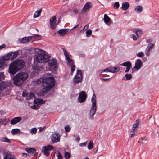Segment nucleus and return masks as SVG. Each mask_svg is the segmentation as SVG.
Segmentation results:
<instances>
[{
  "label": "nucleus",
  "mask_w": 159,
  "mask_h": 159,
  "mask_svg": "<svg viewBox=\"0 0 159 159\" xmlns=\"http://www.w3.org/2000/svg\"><path fill=\"white\" fill-rule=\"evenodd\" d=\"M25 65V62L22 59H17L14 61L11 62L9 66L8 72L10 73L11 77L19 70L24 68Z\"/></svg>",
  "instance_id": "obj_1"
},
{
  "label": "nucleus",
  "mask_w": 159,
  "mask_h": 159,
  "mask_svg": "<svg viewBox=\"0 0 159 159\" xmlns=\"http://www.w3.org/2000/svg\"><path fill=\"white\" fill-rule=\"evenodd\" d=\"M20 51V50H18L13 52H10L3 56L2 58H0V70H3L8 65L5 61L14 59L18 56Z\"/></svg>",
  "instance_id": "obj_2"
},
{
  "label": "nucleus",
  "mask_w": 159,
  "mask_h": 159,
  "mask_svg": "<svg viewBox=\"0 0 159 159\" xmlns=\"http://www.w3.org/2000/svg\"><path fill=\"white\" fill-rule=\"evenodd\" d=\"M51 56L46 52L43 51L37 53L35 57L34 58V62H37L38 63H47L50 60Z\"/></svg>",
  "instance_id": "obj_3"
},
{
  "label": "nucleus",
  "mask_w": 159,
  "mask_h": 159,
  "mask_svg": "<svg viewBox=\"0 0 159 159\" xmlns=\"http://www.w3.org/2000/svg\"><path fill=\"white\" fill-rule=\"evenodd\" d=\"M50 60L48 61V67L51 70L55 71L58 67L57 60L56 58H52L51 60Z\"/></svg>",
  "instance_id": "obj_4"
},
{
  "label": "nucleus",
  "mask_w": 159,
  "mask_h": 159,
  "mask_svg": "<svg viewBox=\"0 0 159 159\" xmlns=\"http://www.w3.org/2000/svg\"><path fill=\"white\" fill-rule=\"evenodd\" d=\"M96 96L95 94H93L91 98V102L92 103V107L90 111V115L92 117L95 114L97 109L96 103Z\"/></svg>",
  "instance_id": "obj_5"
},
{
  "label": "nucleus",
  "mask_w": 159,
  "mask_h": 159,
  "mask_svg": "<svg viewBox=\"0 0 159 159\" xmlns=\"http://www.w3.org/2000/svg\"><path fill=\"white\" fill-rule=\"evenodd\" d=\"M43 85L50 90L54 86L55 80H42Z\"/></svg>",
  "instance_id": "obj_6"
},
{
  "label": "nucleus",
  "mask_w": 159,
  "mask_h": 159,
  "mask_svg": "<svg viewBox=\"0 0 159 159\" xmlns=\"http://www.w3.org/2000/svg\"><path fill=\"white\" fill-rule=\"evenodd\" d=\"M28 75L25 72H20L17 74L12 80H27Z\"/></svg>",
  "instance_id": "obj_7"
},
{
  "label": "nucleus",
  "mask_w": 159,
  "mask_h": 159,
  "mask_svg": "<svg viewBox=\"0 0 159 159\" xmlns=\"http://www.w3.org/2000/svg\"><path fill=\"white\" fill-rule=\"evenodd\" d=\"M111 67L107 68H106L105 69L102 70L101 73H107V74H103L102 75H107L108 77H109L108 78H101L100 80H110L111 78L113 76V75H109V74H110V73H111Z\"/></svg>",
  "instance_id": "obj_8"
},
{
  "label": "nucleus",
  "mask_w": 159,
  "mask_h": 159,
  "mask_svg": "<svg viewBox=\"0 0 159 159\" xmlns=\"http://www.w3.org/2000/svg\"><path fill=\"white\" fill-rule=\"evenodd\" d=\"M87 98V94L84 91H81L79 93L78 99L80 103H83L86 100Z\"/></svg>",
  "instance_id": "obj_9"
},
{
  "label": "nucleus",
  "mask_w": 159,
  "mask_h": 159,
  "mask_svg": "<svg viewBox=\"0 0 159 159\" xmlns=\"http://www.w3.org/2000/svg\"><path fill=\"white\" fill-rule=\"evenodd\" d=\"M92 7L91 3L89 2H87L84 5L81 11V13L84 15L86 12L87 11Z\"/></svg>",
  "instance_id": "obj_10"
},
{
  "label": "nucleus",
  "mask_w": 159,
  "mask_h": 159,
  "mask_svg": "<svg viewBox=\"0 0 159 159\" xmlns=\"http://www.w3.org/2000/svg\"><path fill=\"white\" fill-rule=\"evenodd\" d=\"M60 137L58 134L55 133L52 135L51 139L52 142L55 143L60 141Z\"/></svg>",
  "instance_id": "obj_11"
},
{
  "label": "nucleus",
  "mask_w": 159,
  "mask_h": 159,
  "mask_svg": "<svg viewBox=\"0 0 159 159\" xmlns=\"http://www.w3.org/2000/svg\"><path fill=\"white\" fill-rule=\"evenodd\" d=\"M49 21L51 28L52 29H55L56 28V16H53L52 17L50 18Z\"/></svg>",
  "instance_id": "obj_12"
},
{
  "label": "nucleus",
  "mask_w": 159,
  "mask_h": 159,
  "mask_svg": "<svg viewBox=\"0 0 159 159\" xmlns=\"http://www.w3.org/2000/svg\"><path fill=\"white\" fill-rule=\"evenodd\" d=\"M32 69L33 71L36 73H38L40 72L41 70L43 69V67L42 66H39L38 65H32Z\"/></svg>",
  "instance_id": "obj_13"
},
{
  "label": "nucleus",
  "mask_w": 159,
  "mask_h": 159,
  "mask_svg": "<svg viewBox=\"0 0 159 159\" xmlns=\"http://www.w3.org/2000/svg\"><path fill=\"white\" fill-rule=\"evenodd\" d=\"M41 80H55L52 74L50 73L45 74L43 77L41 78Z\"/></svg>",
  "instance_id": "obj_14"
},
{
  "label": "nucleus",
  "mask_w": 159,
  "mask_h": 159,
  "mask_svg": "<svg viewBox=\"0 0 159 159\" xmlns=\"http://www.w3.org/2000/svg\"><path fill=\"white\" fill-rule=\"evenodd\" d=\"M142 63V61L140 59H137L135 61L134 68L137 70H139L141 67Z\"/></svg>",
  "instance_id": "obj_15"
},
{
  "label": "nucleus",
  "mask_w": 159,
  "mask_h": 159,
  "mask_svg": "<svg viewBox=\"0 0 159 159\" xmlns=\"http://www.w3.org/2000/svg\"><path fill=\"white\" fill-rule=\"evenodd\" d=\"M82 76L81 71L80 70H77L76 74L73 80H82Z\"/></svg>",
  "instance_id": "obj_16"
},
{
  "label": "nucleus",
  "mask_w": 159,
  "mask_h": 159,
  "mask_svg": "<svg viewBox=\"0 0 159 159\" xmlns=\"http://www.w3.org/2000/svg\"><path fill=\"white\" fill-rule=\"evenodd\" d=\"M103 20L105 23L108 25H110L112 23L111 19L106 14L104 15Z\"/></svg>",
  "instance_id": "obj_17"
},
{
  "label": "nucleus",
  "mask_w": 159,
  "mask_h": 159,
  "mask_svg": "<svg viewBox=\"0 0 159 159\" xmlns=\"http://www.w3.org/2000/svg\"><path fill=\"white\" fill-rule=\"evenodd\" d=\"M21 118L20 117H16L13 118L10 121V123L12 125L15 124L21 120Z\"/></svg>",
  "instance_id": "obj_18"
},
{
  "label": "nucleus",
  "mask_w": 159,
  "mask_h": 159,
  "mask_svg": "<svg viewBox=\"0 0 159 159\" xmlns=\"http://www.w3.org/2000/svg\"><path fill=\"white\" fill-rule=\"evenodd\" d=\"M69 30L68 28L61 29L58 31L57 33L61 36H63L67 33Z\"/></svg>",
  "instance_id": "obj_19"
},
{
  "label": "nucleus",
  "mask_w": 159,
  "mask_h": 159,
  "mask_svg": "<svg viewBox=\"0 0 159 159\" xmlns=\"http://www.w3.org/2000/svg\"><path fill=\"white\" fill-rule=\"evenodd\" d=\"M22 95L23 97H28V98L30 99L32 98H34L35 97V95L32 92L30 93H25L24 91L23 92Z\"/></svg>",
  "instance_id": "obj_20"
},
{
  "label": "nucleus",
  "mask_w": 159,
  "mask_h": 159,
  "mask_svg": "<svg viewBox=\"0 0 159 159\" xmlns=\"http://www.w3.org/2000/svg\"><path fill=\"white\" fill-rule=\"evenodd\" d=\"M63 51L64 53V56L65 57L66 59V61L70 63L72 62L73 60L72 59H70L69 57L68 54L67 52L65 49H63Z\"/></svg>",
  "instance_id": "obj_21"
},
{
  "label": "nucleus",
  "mask_w": 159,
  "mask_h": 159,
  "mask_svg": "<svg viewBox=\"0 0 159 159\" xmlns=\"http://www.w3.org/2000/svg\"><path fill=\"white\" fill-rule=\"evenodd\" d=\"M4 159H16L14 156H12L10 152H6L4 154Z\"/></svg>",
  "instance_id": "obj_22"
},
{
  "label": "nucleus",
  "mask_w": 159,
  "mask_h": 159,
  "mask_svg": "<svg viewBox=\"0 0 159 159\" xmlns=\"http://www.w3.org/2000/svg\"><path fill=\"white\" fill-rule=\"evenodd\" d=\"M134 32L136 34L137 37L138 38L140 37L142 35V31L140 29H135L134 30Z\"/></svg>",
  "instance_id": "obj_23"
},
{
  "label": "nucleus",
  "mask_w": 159,
  "mask_h": 159,
  "mask_svg": "<svg viewBox=\"0 0 159 159\" xmlns=\"http://www.w3.org/2000/svg\"><path fill=\"white\" fill-rule=\"evenodd\" d=\"M7 84L5 81H2L0 80V90L2 91L4 90L7 87Z\"/></svg>",
  "instance_id": "obj_24"
},
{
  "label": "nucleus",
  "mask_w": 159,
  "mask_h": 159,
  "mask_svg": "<svg viewBox=\"0 0 159 159\" xmlns=\"http://www.w3.org/2000/svg\"><path fill=\"white\" fill-rule=\"evenodd\" d=\"M44 88H43L40 92V95L42 96H44L50 91L49 89L46 88V87Z\"/></svg>",
  "instance_id": "obj_25"
},
{
  "label": "nucleus",
  "mask_w": 159,
  "mask_h": 159,
  "mask_svg": "<svg viewBox=\"0 0 159 159\" xmlns=\"http://www.w3.org/2000/svg\"><path fill=\"white\" fill-rule=\"evenodd\" d=\"M129 7V4L127 2H126L125 3H123L121 7L123 10H126Z\"/></svg>",
  "instance_id": "obj_26"
},
{
  "label": "nucleus",
  "mask_w": 159,
  "mask_h": 159,
  "mask_svg": "<svg viewBox=\"0 0 159 159\" xmlns=\"http://www.w3.org/2000/svg\"><path fill=\"white\" fill-rule=\"evenodd\" d=\"M13 83L15 85L20 86L22 85L24 80H13Z\"/></svg>",
  "instance_id": "obj_27"
},
{
  "label": "nucleus",
  "mask_w": 159,
  "mask_h": 159,
  "mask_svg": "<svg viewBox=\"0 0 159 159\" xmlns=\"http://www.w3.org/2000/svg\"><path fill=\"white\" fill-rule=\"evenodd\" d=\"M120 66H122L127 67H132L131 63L129 61L124 62L122 64H120Z\"/></svg>",
  "instance_id": "obj_28"
},
{
  "label": "nucleus",
  "mask_w": 159,
  "mask_h": 159,
  "mask_svg": "<svg viewBox=\"0 0 159 159\" xmlns=\"http://www.w3.org/2000/svg\"><path fill=\"white\" fill-rule=\"evenodd\" d=\"M42 11V9L41 8L36 11L34 15V18H35L39 17L40 16Z\"/></svg>",
  "instance_id": "obj_29"
},
{
  "label": "nucleus",
  "mask_w": 159,
  "mask_h": 159,
  "mask_svg": "<svg viewBox=\"0 0 159 159\" xmlns=\"http://www.w3.org/2000/svg\"><path fill=\"white\" fill-rule=\"evenodd\" d=\"M111 73H112L117 72L120 70V68L118 67H111Z\"/></svg>",
  "instance_id": "obj_30"
},
{
  "label": "nucleus",
  "mask_w": 159,
  "mask_h": 159,
  "mask_svg": "<svg viewBox=\"0 0 159 159\" xmlns=\"http://www.w3.org/2000/svg\"><path fill=\"white\" fill-rule=\"evenodd\" d=\"M143 9V7L141 5H138L135 7L134 8V10L138 13H141Z\"/></svg>",
  "instance_id": "obj_31"
},
{
  "label": "nucleus",
  "mask_w": 159,
  "mask_h": 159,
  "mask_svg": "<svg viewBox=\"0 0 159 159\" xmlns=\"http://www.w3.org/2000/svg\"><path fill=\"white\" fill-rule=\"evenodd\" d=\"M140 123L139 120H137L136 121H135L134 123H133V127L132 129H136L137 128L138 126L139 125Z\"/></svg>",
  "instance_id": "obj_32"
},
{
  "label": "nucleus",
  "mask_w": 159,
  "mask_h": 159,
  "mask_svg": "<svg viewBox=\"0 0 159 159\" xmlns=\"http://www.w3.org/2000/svg\"><path fill=\"white\" fill-rule=\"evenodd\" d=\"M137 132V129H134L132 128V130L130 132V137L131 138L132 137L134 136L135 135V134Z\"/></svg>",
  "instance_id": "obj_33"
},
{
  "label": "nucleus",
  "mask_w": 159,
  "mask_h": 159,
  "mask_svg": "<svg viewBox=\"0 0 159 159\" xmlns=\"http://www.w3.org/2000/svg\"><path fill=\"white\" fill-rule=\"evenodd\" d=\"M43 148L45 149H47V150L49 151L53 149L54 148L53 146L49 145L47 146H44Z\"/></svg>",
  "instance_id": "obj_34"
},
{
  "label": "nucleus",
  "mask_w": 159,
  "mask_h": 159,
  "mask_svg": "<svg viewBox=\"0 0 159 159\" xmlns=\"http://www.w3.org/2000/svg\"><path fill=\"white\" fill-rule=\"evenodd\" d=\"M154 45L152 43H149L148 44V45L147 46L145 50H148V51H149L151 49H152Z\"/></svg>",
  "instance_id": "obj_35"
},
{
  "label": "nucleus",
  "mask_w": 159,
  "mask_h": 159,
  "mask_svg": "<svg viewBox=\"0 0 159 159\" xmlns=\"http://www.w3.org/2000/svg\"><path fill=\"white\" fill-rule=\"evenodd\" d=\"M93 142L92 141H90L88 146V148L89 150L92 149L93 147Z\"/></svg>",
  "instance_id": "obj_36"
},
{
  "label": "nucleus",
  "mask_w": 159,
  "mask_h": 159,
  "mask_svg": "<svg viewBox=\"0 0 159 159\" xmlns=\"http://www.w3.org/2000/svg\"><path fill=\"white\" fill-rule=\"evenodd\" d=\"M26 150L28 153H34V152L35 151V149L34 148H26Z\"/></svg>",
  "instance_id": "obj_37"
},
{
  "label": "nucleus",
  "mask_w": 159,
  "mask_h": 159,
  "mask_svg": "<svg viewBox=\"0 0 159 159\" xmlns=\"http://www.w3.org/2000/svg\"><path fill=\"white\" fill-rule=\"evenodd\" d=\"M92 31L90 29L87 30L86 32V36L87 37H89L91 35Z\"/></svg>",
  "instance_id": "obj_38"
},
{
  "label": "nucleus",
  "mask_w": 159,
  "mask_h": 159,
  "mask_svg": "<svg viewBox=\"0 0 159 159\" xmlns=\"http://www.w3.org/2000/svg\"><path fill=\"white\" fill-rule=\"evenodd\" d=\"M1 140L3 142H6L8 143H10L11 142L10 140L9 139L5 137L2 138L1 139Z\"/></svg>",
  "instance_id": "obj_39"
},
{
  "label": "nucleus",
  "mask_w": 159,
  "mask_h": 159,
  "mask_svg": "<svg viewBox=\"0 0 159 159\" xmlns=\"http://www.w3.org/2000/svg\"><path fill=\"white\" fill-rule=\"evenodd\" d=\"M136 55L138 57H143L145 55V54L143 52L140 51Z\"/></svg>",
  "instance_id": "obj_40"
},
{
  "label": "nucleus",
  "mask_w": 159,
  "mask_h": 159,
  "mask_svg": "<svg viewBox=\"0 0 159 159\" xmlns=\"http://www.w3.org/2000/svg\"><path fill=\"white\" fill-rule=\"evenodd\" d=\"M20 130L19 129H12L11 131V133L13 135H15L16 133H19L20 132Z\"/></svg>",
  "instance_id": "obj_41"
},
{
  "label": "nucleus",
  "mask_w": 159,
  "mask_h": 159,
  "mask_svg": "<svg viewBox=\"0 0 159 159\" xmlns=\"http://www.w3.org/2000/svg\"><path fill=\"white\" fill-rule=\"evenodd\" d=\"M42 151L44 155L46 156H48L50 154V152L47 149H45L43 148Z\"/></svg>",
  "instance_id": "obj_42"
},
{
  "label": "nucleus",
  "mask_w": 159,
  "mask_h": 159,
  "mask_svg": "<svg viewBox=\"0 0 159 159\" xmlns=\"http://www.w3.org/2000/svg\"><path fill=\"white\" fill-rule=\"evenodd\" d=\"M132 75L131 74H126L125 75V77L126 78V80H130L132 78Z\"/></svg>",
  "instance_id": "obj_43"
},
{
  "label": "nucleus",
  "mask_w": 159,
  "mask_h": 159,
  "mask_svg": "<svg viewBox=\"0 0 159 159\" xmlns=\"http://www.w3.org/2000/svg\"><path fill=\"white\" fill-rule=\"evenodd\" d=\"M70 156V155L68 152H64V157L66 159H69Z\"/></svg>",
  "instance_id": "obj_44"
},
{
  "label": "nucleus",
  "mask_w": 159,
  "mask_h": 159,
  "mask_svg": "<svg viewBox=\"0 0 159 159\" xmlns=\"http://www.w3.org/2000/svg\"><path fill=\"white\" fill-rule=\"evenodd\" d=\"M57 157L58 159H62L63 157L61 154L58 151H57Z\"/></svg>",
  "instance_id": "obj_45"
},
{
  "label": "nucleus",
  "mask_w": 159,
  "mask_h": 159,
  "mask_svg": "<svg viewBox=\"0 0 159 159\" xmlns=\"http://www.w3.org/2000/svg\"><path fill=\"white\" fill-rule=\"evenodd\" d=\"M9 121V120L8 119H5L2 120V125H7Z\"/></svg>",
  "instance_id": "obj_46"
},
{
  "label": "nucleus",
  "mask_w": 159,
  "mask_h": 159,
  "mask_svg": "<svg viewBox=\"0 0 159 159\" xmlns=\"http://www.w3.org/2000/svg\"><path fill=\"white\" fill-rule=\"evenodd\" d=\"M119 3L118 2H115L114 5V7L115 9H117L119 7Z\"/></svg>",
  "instance_id": "obj_47"
},
{
  "label": "nucleus",
  "mask_w": 159,
  "mask_h": 159,
  "mask_svg": "<svg viewBox=\"0 0 159 159\" xmlns=\"http://www.w3.org/2000/svg\"><path fill=\"white\" fill-rule=\"evenodd\" d=\"M37 129L36 128H32L30 130V133L32 134H35L37 133Z\"/></svg>",
  "instance_id": "obj_48"
},
{
  "label": "nucleus",
  "mask_w": 159,
  "mask_h": 159,
  "mask_svg": "<svg viewBox=\"0 0 159 159\" xmlns=\"http://www.w3.org/2000/svg\"><path fill=\"white\" fill-rule=\"evenodd\" d=\"M34 85L39 84L41 83V80H36L33 81Z\"/></svg>",
  "instance_id": "obj_49"
},
{
  "label": "nucleus",
  "mask_w": 159,
  "mask_h": 159,
  "mask_svg": "<svg viewBox=\"0 0 159 159\" xmlns=\"http://www.w3.org/2000/svg\"><path fill=\"white\" fill-rule=\"evenodd\" d=\"M37 103L39 104H41L45 103V102L42 99H38Z\"/></svg>",
  "instance_id": "obj_50"
},
{
  "label": "nucleus",
  "mask_w": 159,
  "mask_h": 159,
  "mask_svg": "<svg viewBox=\"0 0 159 159\" xmlns=\"http://www.w3.org/2000/svg\"><path fill=\"white\" fill-rule=\"evenodd\" d=\"M65 131L68 132L70 130V128L69 125H67L65 127Z\"/></svg>",
  "instance_id": "obj_51"
},
{
  "label": "nucleus",
  "mask_w": 159,
  "mask_h": 159,
  "mask_svg": "<svg viewBox=\"0 0 159 159\" xmlns=\"http://www.w3.org/2000/svg\"><path fill=\"white\" fill-rule=\"evenodd\" d=\"M27 40V39L25 38V37H24L22 38L21 42L23 43H25L28 42Z\"/></svg>",
  "instance_id": "obj_52"
},
{
  "label": "nucleus",
  "mask_w": 159,
  "mask_h": 159,
  "mask_svg": "<svg viewBox=\"0 0 159 159\" xmlns=\"http://www.w3.org/2000/svg\"><path fill=\"white\" fill-rule=\"evenodd\" d=\"M73 12L75 14H77L79 12V10L76 8H74L73 10Z\"/></svg>",
  "instance_id": "obj_53"
},
{
  "label": "nucleus",
  "mask_w": 159,
  "mask_h": 159,
  "mask_svg": "<svg viewBox=\"0 0 159 159\" xmlns=\"http://www.w3.org/2000/svg\"><path fill=\"white\" fill-rule=\"evenodd\" d=\"M70 66L71 67V71L72 72H74L75 70V66L72 63L71 64Z\"/></svg>",
  "instance_id": "obj_54"
},
{
  "label": "nucleus",
  "mask_w": 159,
  "mask_h": 159,
  "mask_svg": "<svg viewBox=\"0 0 159 159\" xmlns=\"http://www.w3.org/2000/svg\"><path fill=\"white\" fill-rule=\"evenodd\" d=\"M25 37V38H26L27 39V41L28 42H29L32 39L34 38V36H31Z\"/></svg>",
  "instance_id": "obj_55"
},
{
  "label": "nucleus",
  "mask_w": 159,
  "mask_h": 159,
  "mask_svg": "<svg viewBox=\"0 0 159 159\" xmlns=\"http://www.w3.org/2000/svg\"><path fill=\"white\" fill-rule=\"evenodd\" d=\"M82 81V80H74L73 83L75 85L79 83H81Z\"/></svg>",
  "instance_id": "obj_56"
},
{
  "label": "nucleus",
  "mask_w": 159,
  "mask_h": 159,
  "mask_svg": "<svg viewBox=\"0 0 159 159\" xmlns=\"http://www.w3.org/2000/svg\"><path fill=\"white\" fill-rule=\"evenodd\" d=\"M33 36H34V39H35L36 38L38 37H41V35L38 34H34Z\"/></svg>",
  "instance_id": "obj_57"
},
{
  "label": "nucleus",
  "mask_w": 159,
  "mask_h": 159,
  "mask_svg": "<svg viewBox=\"0 0 159 159\" xmlns=\"http://www.w3.org/2000/svg\"><path fill=\"white\" fill-rule=\"evenodd\" d=\"M86 144H87V142H85L84 143H81L80 144V146H85L86 145Z\"/></svg>",
  "instance_id": "obj_58"
},
{
  "label": "nucleus",
  "mask_w": 159,
  "mask_h": 159,
  "mask_svg": "<svg viewBox=\"0 0 159 159\" xmlns=\"http://www.w3.org/2000/svg\"><path fill=\"white\" fill-rule=\"evenodd\" d=\"M6 45L5 44H3L2 45L0 46V50H1L6 47Z\"/></svg>",
  "instance_id": "obj_59"
},
{
  "label": "nucleus",
  "mask_w": 159,
  "mask_h": 159,
  "mask_svg": "<svg viewBox=\"0 0 159 159\" xmlns=\"http://www.w3.org/2000/svg\"><path fill=\"white\" fill-rule=\"evenodd\" d=\"M131 68V67H126V69L125 71V72L127 73L129 71L130 69Z\"/></svg>",
  "instance_id": "obj_60"
},
{
  "label": "nucleus",
  "mask_w": 159,
  "mask_h": 159,
  "mask_svg": "<svg viewBox=\"0 0 159 159\" xmlns=\"http://www.w3.org/2000/svg\"><path fill=\"white\" fill-rule=\"evenodd\" d=\"M132 36L133 37V39L134 40H137V37L134 34H132Z\"/></svg>",
  "instance_id": "obj_61"
},
{
  "label": "nucleus",
  "mask_w": 159,
  "mask_h": 159,
  "mask_svg": "<svg viewBox=\"0 0 159 159\" xmlns=\"http://www.w3.org/2000/svg\"><path fill=\"white\" fill-rule=\"evenodd\" d=\"M148 51H148V50H145V54L147 56H149L150 55L149 53L148 52Z\"/></svg>",
  "instance_id": "obj_62"
},
{
  "label": "nucleus",
  "mask_w": 159,
  "mask_h": 159,
  "mask_svg": "<svg viewBox=\"0 0 159 159\" xmlns=\"http://www.w3.org/2000/svg\"><path fill=\"white\" fill-rule=\"evenodd\" d=\"M152 40L151 39H149L146 40V42L147 43H150L152 42Z\"/></svg>",
  "instance_id": "obj_63"
},
{
  "label": "nucleus",
  "mask_w": 159,
  "mask_h": 159,
  "mask_svg": "<svg viewBox=\"0 0 159 159\" xmlns=\"http://www.w3.org/2000/svg\"><path fill=\"white\" fill-rule=\"evenodd\" d=\"M44 127H40L39 128V132H41L44 129Z\"/></svg>",
  "instance_id": "obj_64"
}]
</instances>
